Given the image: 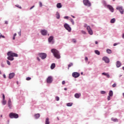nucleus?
<instances>
[{
	"mask_svg": "<svg viewBox=\"0 0 124 124\" xmlns=\"http://www.w3.org/2000/svg\"><path fill=\"white\" fill-rule=\"evenodd\" d=\"M7 55L8 56L7 59L8 60V61H14V57H18V54L17 53H14L13 52L10 51H9Z\"/></svg>",
	"mask_w": 124,
	"mask_h": 124,
	"instance_id": "f257e3e1",
	"label": "nucleus"
},
{
	"mask_svg": "<svg viewBox=\"0 0 124 124\" xmlns=\"http://www.w3.org/2000/svg\"><path fill=\"white\" fill-rule=\"evenodd\" d=\"M51 52L53 54L55 58L58 59H61V55H60V52L56 48H52L51 49Z\"/></svg>",
	"mask_w": 124,
	"mask_h": 124,
	"instance_id": "f03ea898",
	"label": "nucleus"
},
{
	"mask_svg": "<svg viewBox=\"0 0 124 124\" xmlns=\"http://www.w3.org/2000/svg\"><path fill=\"white\" fill-rule=\"evenodd\" d=\"M9 117L10 119H18L19 118V115L16 113L11 112L9 114Z\"/></svg>",
	"mask_w": 124,
	"mask_h": 124,
	"instance_id": "7ed1b4c3",
	"label": "nucleus"
},
{
	"mask_svg": "<svg viewBox=\"0 0 124 124\" xmlns=\"http://www.w3.org/2000/svg\"><path fill=\"white\" fill-rule=\"evenodd\" d=\"M48 44H50V45H53L55 44V39H54V36H50L48 38Z\"/></svg>",
	"mask_w": 124,
	"mask_h": 124,
	"instance_id": "20e7f679",
	"label": "nucleus"
},
{
	"mask_svg": "<svg viewBox=\"0 0 124 124\" xmlns=\"http://www.w3.org/2000/svg\"><path fill=\"white\" fill-rule=\"evenodd\" d=\"M83 3L84 5L88 6V7H91V6H92V3H91L89 0H83Z\"/></svg>",
	"mask_w": 124,
	"mask_h": 124,
	"instance_id": "39448f33",
	"label": "nucleus"
},
{
	"mask_svg": "<svg viewBox=\"0 0 124 124\" xmlns=\"http://www.w3.org/2000/svg\"><path fill=\"white\" fill-rule=\"evenodd\" d=\"M39 56L42 60H45L47 58V54L46 53H39Z\"/></svg>",
	"mask_w": 124,
	"mask_h": 124,
	"instance_id": "423d86ee",
	"label": "nucleus"
},
{
	"mask_svg": "<svg viewBox=\"0 0 124 124\" xmlns=\"http://www.w3.org/2000/svg\"><path fill=\"white\" fill-rule=\"evenodd\" d=\"M64 28H65V29L68 31L69 32H70L71 31V27H70V26H69V24L67 23H65L64 24Z\"/></svg>",
	"mask_w": 124,
	"mask_h": 124,
	"instance_id": "0eeeda50",
	"label": "nucleus"
},
{
	"mask_svg": "<svg viewBox=\"0 0 124 124\" xmlns=\"http://www.w3.org/2000/svg\"><path fill=\"white\" fill-rule=\"evenodd\" d=\"M53 82V77L52 76H49L46 78V83L47 84H51Z\"/></svg>",
	"mask_w": 124,
	"mask_h": 124,
	"instance_id": "6e6552de",
	"label": "nucleus"
},
{
	"mask_svg": "<svg viewBox=\"0 0 124 124\" xmlns=\"http://www.w3.org/2000/svg\"><path fill=\"white\" fill-rule=\"evenodd\" d=\"M116 10H119L121 14H124V8H123V6H117L116 7Z\"/></svg>",
	"mask_w": 124,
	"mask_h": 124,
	"instance_id": "1a4fd4ad",
	"label": "nucleus"
},
{
	"mask_svg": "<svg viewBox=\"0 0 124 124\" xmlns=\"http://www.w3.org/2000/svg\"><path fill=\"white\" fill-rule=\"evenodd\" d=\"M87 30L88 31V33H89L90 34V35H93V30H92V29L91 28V27H90V26H87Z\"/></svg>",
	"mask_w": 124,
	"mask_h": 124,
	"instance_id": "9d476101",
	"label": "nucleus"
},
{
	"mask_svg": "<svg viewBox=\"0 0 124 124\" xmlns=\"http://www.w3.org/2000/svg\"><path fill=\"white\" fill-rule=\"evenodd\" d=\"M72 76L74 78H78L80 76V74L78 72H73L72 73Z\"/></svg>",
	"mask_w": 124,
	"mask_h": 124,
	"instance_id": "9b49d317",
	"label": "nucleus"
},
{
	"mask_svg": "<svg viewBox=\"0 0 124 124\" xmlns=\"http://www.w3.org/2000/svg\"><path fill=\"white\" fill-rule=\"evenodd\" d=\"M8 106L9 109H12V102L11 101V99L9 98L8 101Z\"/></svg>",
	"mask_w": 124,
	"mask_h": 124,
	"instance_id": "f8f14e48",
	"label": "nucleus"
},
{
	"mask_svg": "<svg viewBox=\"0 0 124 124\" xmlns=\"http://www.w3.org/2000/svg\"><path fill=\"white\" fill-rule=\"evenodd\" d=\"M102 60L106 62V63H109V62H110V60L107 57H103Z\"/></svg>",
	"mask_w": 124,
	"mask_h": 124,
	"instance_id": "ddd939ff",
	"label": "nucleus"
},
{
	"mask_svg": "<svg viewBox=\"0 0 124 124\" xmlns=\"http://www.w3.org/2000/svg\"><path fill=\"white\" fill-rule=\"evenodd\" d=\"M107 7L108 8V9H109L110 12H112V13L114 12V8L113 6H111L110 5H107Z\"/></svg>",
	"mask_w": 124,
	"mask_h": 124,
	"instance_id": "4468645a",
	"label": "nucleus"
},
{
	"mask_svg": "<svg viewBox=\"0 0 124 124\" xmlns=\"http://www.w3.org/2000/svg\"><path fill=\"white\" fill-rule=\"evenodd\" d=\"M41 34L44 35V36H45V35H46L47 33H48V31H47V30L44 29L41 31Z\"/></svg>",
	"mask_w": 124,
	"mask_h": 124,
	"instance_id": "2eb2a0df",
	"label": "nucleus"
},
{
	"mask_svg": "<svg viewBox=\"0 0 124 124\" xmlns=\"http://www.w3.org/2000/svg\"><path fill=\"white\" fill-rule=\"evenodd\" d=\"M15 77V73H11L9 74V79H13Z\"/></svg>",
	"mask_w": 124,
	"mask_h": 124,
	"instance_id": "dca6fc26",
	"label": "nucleus"
},
{
	"mask_svg": "<svg viewBox=\"0 0 124 124\" xmlns=\"http://www.w3.org/2000/svg\"><path fill=\"white\" fill-rule=\"evenodd\" d=\"M102 75H104V76H106L107 78H110V75L108 73H102Z\"/></svg>",
	"mask_w": 124,
	"mask_h": 124,
	"instance_id": "f3484780",
	"label": "nucleus"
},
{
	"mask_svg": "<svg viewBox=\"0 0 124 124\" xmlns=\"http://www.w3.org/2000/svg\"><path fill=\"white\" fill-rule=\"evenodd\" d=\"M121 66H122V63H121V62L117 61L116 62V67L119 68V67H121Z\"/></svg>",
	"mask_w": 124,
	"mask_h": 124,
	"instance_id": "a211bd4d",
	"label": "nucleus"
},
{
	"mask_svg": "<svg viewBox=\"0 0 124 124\" xmlns=\"http://www.w3.org/2000/svg\"><path fill=\"white\" fill-rule=\"evenodd\" d=\"M56 7L57 8H62V3H58L56 5Z\"/></svg>",
	"mask_w": 124,
	"mask_h": 124,
	"instance_id": "6ab92c4d",
	"label": "nucleus"
},
{
	"mask_svg": "<svg viewBox=\"0 0 124 124\" xmlns=\"http://www.w3.org/2000/svg\"><path fill=\"white\" fill-rule=\"evenodd\" d=\"M80 96H81V93H76L75 94V97L76 98H79Z\"/></svg>",
	"mask_w": 124,
	"mask_h": 124,
	"instance_id": "aec40b11",
	"label": "nucleus"
},
{
	"mask_svg": "<svg viewBox=\"0 0 124 124\" xmlns=\"http://www.w3.org/2000/svg\"><path fill=\"white\" fill-rule=\"evenodd\" d=\"M56 18L57 19H60L61 18V15H60V13L59 12H57L56 14Z\"/></svg>",
	"mask_w": 124,
	"mask_h": 124,
	"instance_id": "412c9836",
	"label": "nucleus"
},
{
	"mask_svg": "<svg viewBox=\"0 0 124 124\" xmlns=\"http://www.w3.org/2000/svg\"><path fill=\"white\" fill-rule=\"evenodd\" d=\"M56 67V64L55 63H52L50 66L51 69H54Z\"/></svg>",
	"mask_w": 124,
	"mask_h": 124,
	"instance_id": "4be33fe9",
	"label": "nucleus"
},
{
	"mask_svg": "<svg viewBox=\"0 0 124 124\" xmlns=\"http://www.w3.org/2000/svg\"><path fill=\"white\" fill-rule=\"evenodd\" d=\"M34 117L35 119H38L40 117V114L39 113H37L34 115Z\"/></svg>",
	"mask_w": 124,
	"mask_h": 124,
	"instance_id": "5701e85b",
	"label": "nucleus"
},
{
	"mask_svg": "<svg viewBox=\"0 0 124 124\" xmlns=\"http://www.w3.org/2000/svg\"><path fill=\"white\" fill-rule=\"evenodd\" d=\"M116 22V19L115 18H112L110 20V23L111 24H114Z\"/></svg>",
	"mask_w": 124,
	"mask_h": 124,
	"instance_id": "b1692460",
	"label": "nucleus"
},
{
	"mask_svg": "<svg viewBox=\"0 0 124 124\" xmlns=\"http://www.w3.org/2000/svg\"><path fill=\"white\" fill-rule=\"evenodd\" d=\"M72 105H73V103H68L66 104V106H67L68 107H71Z\"/></svg>",
	"mask_w": 124,
	"mask_h": 124,
	"instance_id": "393cba45",
	"label": "nucleus"
},
{
	"mask_svg": "<svg viewBox=\"0 0 124 124\" xmlns=\"http://www.w3.org/2000/svg\"><path fill=\"white\" fill-rule=\"evenodd\" d=\"M109 96H113V91L110 90L108 93Z\"/></svg>",
	"mask_w": 124,
	"mask_h": 124,
	"instance_id": "a878e982",
	"label": "nucleus"
},
{
	"mask_svg": "<svg viewBox=\"0 0 124 124\" xmlns=\"http://www.w3.org/2000/svg\"><path fill=\"white\" fill-rule=\"evenodd\" d=\"M106 52L108 54H111L112 53V50L110 49H107L106 50Z\"/></svg>",
	"mask_w": 124,
	"mask_h": 124,
	"instance_id": "bb28decb",
	"label": "nucleus"
},
{
	"mask_svg": "<svg viewBox=\"0 0 124 124\" xmlns=\"http://www.w3.org/2000/svg\"><path fill=\"white\" fill-rule=\"evenodd\" d=\"M94 53H95V54H96V55H98V56H99V55H100V52H99V51H98V50H95L94 51Z\"/></svg>",
	"mask_w": 124,
	"mask_h": 124,
	"instance_id": "cd10ccee",
	"label": "nucleus"
},
{
	"mask_svg": "<svg viewBox=\"0 0 124 124\" xmlns=\"http://www.w3.org/2000/svg\"><path fill=\"white\" fill-rule=\"evenodd\" d=\"M45 124H50V122H49L48 118H46Z\"/></svg>",
	"mask_w": 124,
	"mask_h": 124,
	"instance_id": "c85d7f7f",
	"label": "nucleus"
},
{
	"mask_svg": "<svg viewBox=\"0 0 124 124\" xmlns=\"http://www.w3.org/2000/svg\"><path fill=\"white\" fill-rule=\"evenodd\" d=\"M70 22H72V25H75V23L74 22V20H73V19L70 18Z\"/></svg>",
	"mask_w": 124,
	"mask_h": 124,
	"instance_id": "c756f323",
	"label": "nucleus"
},
{
	"mask_svg": "<svg viewBox=\"0 0 124 124\" xmlns=\"http://www.w3.org/2000/svg\"><path fill=\"white\" fill-rule=\"evenodd\" d=\"M2 104L3 105H5V104H6V101L5 100V99L2 100Z\"/></svg>",
	"mask_w": 124,
	"mask_h": 124,
	"instance_id": "7c9ffc66",
	"label": "nucleus"
},
{
	"mask_svg": "<svg viewBox=\"0 0 124 124\" xmlns=\"http://www.w3.org/2000/svg\"><path fill=\"white\" fill-rule=\"evenodd\" d=\"M73 66V63H70L68 65V68L69 69V67H71V66Z\"/></svg>",
	"mask_w": 124,
	"mask_h": 124,
	"instance_id": "2f4dec72",
	"label": "nucleus"
},
{
	"mask_svg": "<svg viewBox=\"0 0 124 124\" xmlns=\"http://www.w3.org/2000/svg\"><path fill=\"white\" fill-rule=\"evenodd\" d=\"M16 7H18V8H20V9H22V7L21 6L19 5L18 4L16 5Z\"/></svg>",
	"mask_w": 124,
	"mask_h": 124,
	"instance_id": "473e14b6",
	"label": "nucleus"
},
{
	"mask_svg": "<svg viewBox=\"0 0 124 124\" xmlns=\"http://www.w3.org/2000/svg\"><path fill=\"white\" fill-rule=\"evenodd\" d=\"M111 96H110V95L108 96V101H109V100H111Z\"/></svg>",
	"mask_w": 124,
	"mask_h": 124,
	"instance_id": "72a5a7b5",
	"label": "nucleus"
},
{
	"mask_svg": "<svg viewBox=\"0 0 124 124\" xmlns=\"http://www.w3.org/2000/svg\"><path fill=\"white\" fill-rule=\"evenodd\" d=\"M101 94H105V93H106V92H105L104 91H101Z\"/></svg>",
	"mask_w": 124,
	"mask_h": 124,
	"instance_id": "f704fd0d",
	"label": "nucleus"
},
{
	"mask_svg": "<svg viewBox=\"0 0 124 124\" xmlns=\"http://www.w3.org/2000/svg\"><path fill=\"white\" fill-rule=\"evenodd\" d=\"M6 62H7L8 65H10V64H11V63H10V62H9V61H8V60H7Z\"/></svg>",
	"mask_w": 124,
	"mask_h": 124,
	"instance_id": "c9c22d12",
	"label": "nucleus"
},
{
	"mask_svg": "<svg viewBox=\"0 0 124 124\" xmlns=\"http://www.w3.org/2000/svg\"><path fill=\"white\" fill-rule=\"evenodd\" d=\"M31 77H27L26 79V80H27V81H30V80H31Z\"/></svg>",
	"mask_w": 124,
	"mask_h": 124,
	"instance_id": "e433bc0d",
	"label": "nucleus"
},
{
	"mask_svg": "<svg viewBox=\"0 0 124 124\" xmlns=\"http://www.w3.org/2000/svg\"><path fill=\"white\" fill-rule=\"evenodd\" d=\"M55 99L57 100V101H59V100H60V97L59 96H56L55 97Z\"/></svg>",
	"mask_w": 124,
	"mask_h": 124,
	"instance_id": "4c0bfd02",
	"label": "nucleus"
},
{
	"mask_svg": "<svg viewBox=\"0 0 124 124\" xmlns=\"http://www.w3.org/2000/svg\"><path fill=\"white\" fill-rule=\"evenodd\" d=\"M1 37L2 38H5V36H4V35H2L1 34H0V38H1Z\"/></svg>",
	"mask_w": 124,
	"mask_h": 124,
	"instance_id": "58836bf2",
	"label": "nucleus"
},
{
	"mask_svg": "<svg viewBox=\"0 0 124 124\" xmlns=\"http://www.w3.org/2000/svg\"><path fill=\"white\" fill-rule=\"evenodd\" d=\"M2 100L5 99V95H4V94H2Z\"/></svg>",
	"mask_w": 124,
	"mask_h": 124,
	"instance_id": "ea45409f",
	"label": "nucleus"
},
{
	"mask_svg": "<svg viewBox=\"0 0 124 124\" xmlns=\"http://www.w3.org/2000/svg\"><path fill=\"white\" fill-rule=\"evenodd\" d=\"M64 19H66V20H68L69 17L68 16H64Z\"/></svg>",
	"mask_w": 124,
	"mask_h": 124,
	"instance_id": "a19ab883",
	"label": "nucleus"
},
{
	"mask_svg": "<svg viewBox=\"0 0 124 124\" xmlns=\"http://www.w3.org/2000/svg\"><path fill=\"white\" fill-rule=\"evenodd\" d=\"M111 120H112V121H113V122H117V121H118V119H113V118H112Z\"/></svg>",
	"mask_w": 124,
	"mask_h": 124,
	"instance_id": "79ce46f5",
	"label": "nucleus"
},
{
	"mask_svg": "<svg viewBox=\"0 0 124 124\" xmlns=\"http://www.w3.org/2000/svg\"><path fill=\"white\" fill-rule=\"evenodd\" d=\"M103 4L105 6H107V3H106V1H104L103 2Z\"/></svg>",
	"mask_w": 124,
	"mask_h": 124,
	"instance_id": "37998d69",
	"label": "nucleus"
},
{
	"mask_svg": "<svg viewBox=\"0 0 124 124\" xmlns=\"http://www.w3.org/2000/svg\"><path fill=\"white\" fill-rule=\"evenodd\" d=\"M88 60H89V59L87 57H85V61L86 62H88Z\"/></svg>",
	"mask_w": 124,
	"mask_h": 124,
	"instance_id": "c03bdc74",
	"label": "nucleus"
},
{
	"mask_svg": "<svg viewBox=\"0 0 124 124\" xmlns=\"http://www.w3.org/2000/svg\"><path fill=\"white\" fill-rule=\"evenodd\" d=\"M117 86V84L116 83H114L112 85V87L113 88H115Z\"/></svg>",
	"mask_w": 124,
	"mask_h": 124,
	"instance_id": "a18cd8bd",
	"label": "nucleus"
},
{
	"mask_svg": "<svg viewBox=\"0 0 124 124\" xmlns=\"http://www.w3.org/2000/svg\"><path fill=\"white\" fill-rule=\"evenodd\" d=\"M39 6L40 7H42V2H39Z\"/></svg>",
	"mask_w": 124,
	"mask_h": 124,
	"instance_id": "49530a36",
	"label": "nucleus"
},
{
	"mask_svg": "<svg viewBox=\"0 0 124 124\" xmlns=\"http://www.w3.org/2000/svg\"><path fill=\"white\" fill-rule=\"evenodd\" d=\"M81 33H83V34H86V31H81Z\"/></svg>",
	"mask_w": 124,
	"mask_h": 124,
	"instance_id": "de8ad7c7",
	"label": "nucleus"
},
{
	"mask_svg": "<svg viewBox=\"0 0 124 124\" xmlns=\"http://www.w3.org/2000/svg\"><path fill=\"white\" fill-rule=\"evenodd\" d=\"M1 67H4V66H5L4 64H3V63H1Z\"/></svg>",
	"mask_w": 124,
	"mask_h": 124,
	"instance_id": "09e8293b",
	"label": "nucleus"
},
{
	"mask_svg": "<svg viewBox=\"0 0 124 124\" xmlns=\"http://www.w3.org/2000/svg\"><path fill=\"white\" fill-rule=\"evenodd\" d=\"M72 41L74 43H76V40L75 39H73Z\"/></svg>",
	"mask_w": 124,
	"mask_h": 124,
	"instance_id": "8fccbe9b",
	"label": "nucleus"
},
{
	"mask_svg": "<svg viewBox=\"0 0 124 124\" xmlns=\"http://www.w3.org/2000/svg\"><path fill=\"white\" fill-rule=\"evenodd\" d=\"M64 84H65V81L63 80V81H62V85H64Z\"/></svg>",
	"mask_w": 124,
	"mask_h": 124,
	"instance_id": "3c124183",
	"label": "nucleus"
},
{
	"mask_svg": "<svg viewBox=\"0 0 124 124\" xmlns=\"http://www.w3.org/2000/svg\"><path fill=\"white\" fill-rule=\"evenodd\" d=\"M3 78H4L5 79L6 78V76L5 75V74H3Z\"/></svg>",
	"mask_w": 124,
	"mask_h": 124,
	"instance_id": "603ef678",
	"label": "nucleus"
},
{
	"mask_svg": "<svg viewBox=\"0 0 124 124\" xmlns=\"http://www.w3.org/2000/svg\"><path fill=\"white\" fill-rule=\"evenodd\" d=\"M33 7H34V5L31 6V8H30V10H31V9H32V8H33Z\"/></svg>",
	"mask_w": 124,
	"mask_h": 124,
	"instance_id": "864d4df0",
	"label": "nucleus"
},
{
	"mask_svg": "<svg viewBox=\"0 0 124 124\" xmlns=\"http://www.w3.org/2000/svg\"><path fill=\"white\" fill-rule=\"evenodd\" d=\"M37 60L38 61V62H40V59H39V57H37Z\"/></svg>",
	"mask_w": 124,
	"mask_h": 124,
	"instance_id": "5fc2aeb1",
	"label": "nucleus"
},
{
	"mask_svg": "<svg viewBox=\"0 0 124 124\" xmlns=\"http://www.w3.org/2000/svg\"><path fill=\"white\" fill-rule=\"evenodd\" d=\"M5 24L6 25H7V24H8V21H5Z\"/></svg>",
	"mask_w": 124,
	"mask_h": 124,
	"instance_id": "6e6d98bb",
	"label": "nucleus"
},
{
	"mask_svg": "<svg viewBox=\"0 0 124 124\" xmlns=\"http://www.w3.org/2000/svg\"><path fill=\"white\" fill-rule=\"evenodd\" d=\"M117 45H118V43H114L113 44V46H117Z\"/></svg>",
	"mask_w": 124,
	"mask_h": 124,
	"instance_id": "4d7b16f0",
	"label": "nucleus"
},
{
	"mask_svg": "<svg viewBox=\"0 0 124 124\" xmlns=\"http://www.w3.org/2000/svg\"><path fill=\"white\" fill-rule=\"evenodd\" d=\"M18 34H19V36H21V31H19L18 32Z\"/></svg>",
	"mask_w": 124,
	"mask_h": 124,
	"instance_id": "13d9d810",
	"label": "nucleus"
},
{
	"mask_svg": "<svg viewBox=\"0 0 124 124\" xmlns=\"http://www.w3.org/2000/svg\"><path fill=\"white\" fill-rule=\"evenodd\" d=\"M95 44H98V42H97V41H96L95 42Z\"/></svg>",
	"mask_w": 124,
	"mask_h": 124,
	"instance_id": "bf43d9fd",
	"label": "nucleus"
},
{
	"mask_svg": "<svg viewBox=\"0 0 124 124\" xmlns=\"http://www.w3.org/2000/svg\"><path fill=\"white\" fill-rule=\"evenodd\" d=\"M122 38H123V39H124V33H123L122 35Z\"/></svg>",
	"mask_w": 124,
	"mask_h": 124,
	"instance_id": "052dcab7",
	"label": "nucleus"
},
{
	"mask_svg": "<svg viewBox=\"0 0 124 124\" xmlns=\"http://www.w3.org/2000/svg\"><path fill=\"white\" fill-rule=\"evenodd\" d=\"M16 35H17V34L16 33H15L14 34V37H15V36H16Z\"/></svg>",
	"mask_w": 124,
	"mask_h": 124,
	"instance_id": "680f3d73",
	"label": "nucleus"
},
{
	"mask_svg": "<svg viewBox=\"0 0 124 124\" xmlns=\"http://www.w3.org/2000/svg\"><path fill=\"white\" fill-rule=\"evenodd\" d=\"M71 17H72V18H75V16H74L71 15Z\"/></svg>",
	"mask_w": 124,
	"mask_h": 124,
	"instance_id": "e2e57ef3",
	"label": "nucleus"
},
{
	"mask_svg": "<svg viewBox=\"0 0 124 124\" xmlns=\"http://www.w3.org/2000/svg\"><path fill=\"white\" fill-rule=\"evenodd\" d=\"M64 91H67V88H65L64 89Z\"/></svg>",
	"mask_w": 124,
	"mask_h": 124,
	"instance_id": "0e129e2a",
	"label": "nucleus"
},
{
	"mask_svg": "<svg viewBox=\"0 0 124 124\" xmlns=\"http://www.w3.org/2000/svg\"><path fill=\"white\" fill-rule=\"evenodd\" d=\"M13 40H15V37L13 36Z\"/></svg>",
	"mask_w": 124,
	"mask_h": 124,
	"instance_id": "69168bd1",
	"label": "nucleus"
},
{
	"mask_svg": "<svg viewBox=\"0 0 124 124\" xmlns=\"http://www.w3.org/2000/svg\"><path fill=\"white\" fill-rule=\"evenodd\" d=\"M87 26H88V25H87V24H84V27H87Z\"/></svg>",
	"mask_w": 124,
	"mask_h": 124,
	"instance_id": "338daca9",
	"label": "nucleus"
},
{
	"mask_svg": "<svg viewBox=\"0 0 124 124\" xmlns=\"http://www.w3.org/2000/svg\"><path fill=\"white\" fill-rule=\"evenodd\" d=\"M122 69L124 71V66L122 67Z\"/></svg>",
	"mask_w": 124,
	"mask_h": 124,
	"instance_id": "774afa93",
	"label": "nucleus"
}]
</instances>
